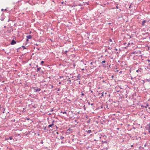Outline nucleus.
<instances>
[{
	"label": "nucleus",
	"mask_w": 150,
	"mask_h": 150,
	"mask_svg": "<svg viewBox=\"0 0 150 150\" xmlns=\"http://www.w3.org/2000/svg\"><path fill=\"white\" fill-rule=\"evenodd\" d=\"M8 31L9 33H11V30H9Z\"/></svg>",
	"instance_id": "44"
},
{
	"label": "nucleus",
	"mask_w": 150,
	"mask_h": 150,
	"mask_svg": "<svg viewBox=\"0 0 150 150\" xmlns=\"http://www.w3.org/2000/svg\"><path fill=\"white\" fill-rule=\"evenodd\" d=\"M61 4H63L64 3V2H62L61 3Z\"/></svg>",
	"instance_id": "58"
},
{
	"label": "nucleus",
	"mask_w": 150,
	"mask_h": 150,
	"mask_svg": "<svg viewBox=\"0 0 150 150\" xmlns=\"http://www.w3.org/2000/svg\"><path fill=\"white\" fill-rule=\"evenodd\" d=\"M76 80H80V79H79V78H77L76 79Z\"/></svg>",
	"instance_id": "42"
},
{
	"label": "nucleus",
	"mask_w": 150,
	"mask_h": 150,
	"mask_svg": "<svg viewBox=\"0 0 150 150\" xmlns=\"http://www.w3.org/2000/svg\"><path fill=\"white\" fill-rule=\"evenodd\" d=\"M45 82H46L45 81V80H43L42 82V83H43Z\"/></svg>",
	"instance_id": "36"
},
{
	"label": "nucleus",
	"mask_w": 150,
	"mask_h": 150,
	"mask_svg": "<svg viewBox=\"0 0 150 150\" xmlns=\"http://www.w3.org/2000/svg\"><path fill=\"white\" fill-rule=\"evenodd\" d=\"M91 82H89L88 83V85L89 86V87H90V88H89L90 91V90H91Z\"/></svg>",
	"instance_id": "6"
},
{
	"label": "nucleus",
	"mask_w": 150,
	"mask_h": 150,
	"mask_svg": "<svg viewBox=\"0 0 150 150\" xmlns=\"http://www.w3.org/2000/svg\"><path fill=\"white\" fill-rule=\"evenodd\" d=\"M13 29H12V30L11 31V32H13Z\"/></svg>",
	"instance_id": "61"
},
{
	"label": "nucleus",
	"mask_w": 150,
	"mask_h": 150,
	"mask_svg": "<svg viewBox=\"0 0 150 150\" xmlns=\"http://www.w3.org/2000/svg\"><path fill=\"white\" fill-rule=\"evenodd\" d=\"M59 90H60L59 89V88H58V90H57V91H59Z\"/></svg>",
	"instance_id": "59"
},
{
	"label": "nucleus",
	"mask_w": 150,
	"mask_h": 150,
	"mask_svg": "<svg viewBox=\"0 0 150 150\" xmlns=\"http://www.w3.org/2000/svg\"><path fill=\"white\" fill-rule=\"evenodd\" d=\"M115 118H112V120H115Z\"/></svg>",
	"instance_id": "47"
},
{
	"label": "nucleus",
	"mask_w": 150,
	"mask_h": 150,
	"mask_svg": "<svg viewBox=\"0 0 150 150\" xmlns=\"http://www.w3.org/2000/svg\"><path fill=\"white\" fill-rule=\"evenodd\" d=\"M41 67H38L37 68V72L39 71V72H40V70L41 69Z\"/></svg>",
	"instance_id": "10"
},
{
	"label": "nucleus",
	"mask_w": 150,
	"mask_h": 150,
	"mask_svg": "<svg viewBox=\"0 0 150 150\" xmlns=\"http://www.w3.org/2000/svg\"><path fill=\"white\" fill-rule=\"evenodd\" d=\"M108 49L109 50H111V48L109 47L108 48Z\"/></svg>",
	"instance_id": "46"
},
{
	"label": "nucleus",
	"mask_w": 150,
	"mask_h": 150,
	"mask_svg": "<svg viewBox=\"0 0 150 150\" xmlns=\"http://www.w3.org/2000/svg\"><path fill=\"white\" fill-rule=\"evenodd\" d=\"M61 143H64V142L63 141H62L61 142Z\"/></svg>",
	"instance_id": "54"
},
{
	"label": "nucleus",
	"mask_w": 150,
	"mask_h": 150,
	"mask_svg": "<svg viewBox=\"0 0 150 150\" xmlns=\"http://www.w3.org/2000/svg\"><path fill=\"white\" fill-rule=\"evenodd\" d=\"M16 43V42L14 40H12L11 43V45H13L15 44Z\"/></svg>",
	"instance_id": "4"
},
{
	"label": "nucleus",
	"mask_w": 150,
	"mask_h": 150,
	"mask_svg": "<svg viewBox=\"0 0 150 150\" xmlns=\"http://www.w3.org/2000/svg\"><path fill=\"white\" fill-rule=\"evenodd\" d=\"M54 120H53L52 121V123L51 124L52 126L54 125L53 123L54 122Z\"/></svg>",
	"instance_id": "17"
},
{
	"label": "nucleus",
	"mask_w": 150,
	"mask_h": 150,
	"mask_svg": "<svg viewBox=\"0 0 150 150\" xmlns=\"http://www.w3.org/2000/svg\"><path fill=\"white\" fill-rule=\"evenodd\" d=\"M131 44V43H128V44L127 45V47H125V48H126L127 47H128L129 46V45Z\"/></svg>",
	"instance_id": "19"
},
{
	"label": "nucleus",
	"mask_w": 150,
	"mask_h": 150,
	"mask_svg": "<svg viewBox=\"0 0 150 150\" xmlns=\"http://www.w3.org/2000/svg\"><path fill=\"white\" fill-rule=\"evenodd\" d=\"M23 47V49H26V47H25V46H23V45H22V47Z\"/></svg>",
	"instance_id": "21"
},
{
	"label": "nucleus",
	"mask_w": 150,
	"mask_h": 150,
	"mask_svg": "<svg viewBox=\"0 0 150 150\" xmlns=\"http://www.w3.org/2000/svg\"><path fill=\"white\" fill-rule=\"evenodd\" d=\"M142 81L144 83H145L146 82H147L149 83H150V78L148 79H146L144 80H142Z\"/></svg>",
	"instance_id": "2"
},
{
	"label": "nucleus",
	"mask_w": 150,
	"mask_h": 150,
	"mask_svg": "<svg viewBox=\"0 0 150 150\" xmlns=\"http://www.w3.org/2000/svg\"><path fill=\"white\" fill-rule=\"evenodd\" d=\"M86 132H87L88 133H91L92 132V131L91 130L86 131Z\"/></svg>",
	"instance_id": "14"
},
{
	"label": "nucleus",
	"mask_w": 150,
	"mask_h": 150,
	"mask_svg": "<svg viewBox=\"0 0 150 150\" xmlns=\"http://www.w3.org/2000/svg\"><path fill=\"white\" fill-rule=\"evenodd\" d=\"M43 129L44 130H46V131H48V129H47L46 127L43 126Z\"/></svg>",
	"instance_id": "11"
},
{
	"label": "nucleus",
	"mask_w": 150,
	"mask_h": 150,
	"mask_svg": "<svg viewBox=\"0 0 150 150\" xmlns=\"http://www.w3.org/2000/svg\"><path fill=\"white\" fill-rule=\"evenodd\" d=\"M88 104H89V105H90V102H88Z\"/></svg>",
	"instance_id": "55"
},
{
	"label": "nucleus",
	"mask_w": 150,
	"mask_h": 150,
	"mask_svg": "<svg viewBox=\"0 0 150 150\" xmlns=\"http://www.w3.org/2000/svg\"><path fill=\"white\" fill-rule=\"evenodd\" d=\"M115 50L116 51H117V49L116 48H115Z\"/></svg>",
	"instance_id": "50"
},
{
	"label": "nucleus",
	"mask_w": 150,
	"mask_h": 150,
	"mask_svg": "<svg viewBox=\"0 0 150 150\" xmlns=\"http://www.w3.org/2000/svg\"><path fill=\"white\" fill-rule=\"evenodd\" d=\"M68 100L69 101H71V100H70V99H68Z\"/></svg>",
	"instance_id": "51"
},
{
	"label": "nucleus",
	"mask_w": 150,
	"mask_h": 150,
	"mask_svg": "<svg viewBox=\"0 0 150 150\" xmlns=\"http://www.w3.org/2000/svg\"><path fill=\"white\" fill-rule=\"evenodd\" d=\"M126 44V43H124V45H125Z\"/></svg>",
	"instance_id": "63"
},
{
	"label": "nucleus",
	"mask_w": 150,
	"mask_h": 150,
	"mask_svg": "<svg viewBox=\"0 0 150 150\" xmlns=\"http://www.w3.org/2000/svg\"><path fill=\"white\" fill-rule=\"evenodd\" d=\"M116 8H118V7L117 6H116Z\"/></svg>",
	"instance_id": "45"
},
{
	"label": "nucleus",
	"mask_w": 150,
	"mask_h": 150,
	"mask_svg": "<svg viewBox=\"0 0 150 150\" xmlns=\"http://www.w3.org/2000/svg\"><path fill=\"white\" fill-rule=\"evenodd\" d=\"M149 67H150V63H149Z\"/></svg>",
	"instance_id": "56"
},
{
	"label": "nucleus",
	"mask_w": 150,
	"mask_h": 150,
	"mask_svg": "<svg viewBox=\"0 0 150 150\" xmlns=\"http://www.w3.org/2000/svg\"><path fill=\"white\" fill-rule=\"evenodd\" d=\"M26 38L28 39H31L32 38V36L30 35H29L26 36Z\"/></svg>",
	"instance_id": "5"
},
{
	"label": "nucleus",
	"mask_w": 150,
	"mask_h": 150,
	"mask_svg": "<svg viewBox=\"0 0 150 150\" xmlns=\"http://www.w3.org/2000/svg\"><path fill=\"white\" fill-rule=\"evenodd\" d=\"M108 142L106 140L105 141H102V144H104V143H107Z\"/></svg>",
	"instance_id": "9"
},
{
	"label": "nucleus",
	"mask_w": 150,
	"mask_h": 150,
	"mask_svg": "<svg viewBox=\"0 0 150 150\" xmlns=\"http://www.w3.org/2000/svg\"><path fill=\"white\" fill-rule=\"evenodd\" d=\"M44 61H41V64H41V65H42V64H43V63H44Z\"/></svg>",
	"instance_id": "26"
},
{
	"label": "nucleus",
	"mask_w": 150,
	"mask_h": 150,
	"mask_svg": "<svg viewBox=\"0 0 150 150\" xmlns=\"http://www.w3.org/2000/svg\"><path fill=\"white\" fill-rule=\"evenodd\" d=\"M103 93H104V92H103L102 93H101V96L100 97V98H102V97L104 95H103Z\"/></svg>",
	"instance_id": "16"
},
{
	"label": "nucleus",
	"mask_w": 150,
	"mask_h": 150,
	"mask_svg": "<svg viewBox=\"0 0 150 150\" xmlns=\"http://www.w3.org/2000/svg\"><path fill=\"white\" fill-rule=\"evenodd\" d=\"M68 51H67V50H66L65 51V53H64L63 52H62V53L63 54H66V56H67V52H68Z\"/></svg>",
	"instance_id": "12"
},
{
	"label": "nucleus",
	"mask_w": 150,
	"mask_h": 150,
	"mask_svg": "<svg viewBox=\"0 0 150 150\" xmlns=\"http://www.w3.org/2000/svg\"><path fill=\"white\" fill-rule=\"evenodd\" d=\"M10 21V20L9 19L8 20V22H9V21Z\"/></svg>",
	"instance_id": "62"
},
{
	"label": "nucleus",
	"mask_w": 150,
	"mask_h": 150,
	"mask_svg": "<svg viewBox=\"0 0 150 150\" xmlns=\"http://www.w3.org/2000/svg\"><path fill=\"white\" fill-rule=\"evenodd\" d=\"M96 61H95V62H91L90 63V64L91 65H93V64H96Z\"/></svg>",
	"instance_id": "7"
},
{
	"label": "nucleus",
	"mask_w": 150,
	"mask_h": 150,
	"mask_svg": "<svg viewBox=\"0 0 150 150\" xmlns=\"http://www.w3.org/2000/svg\"><path fill=\"white\" fill-rule=\"evenodd\" d=\"M64 137L63 136H61L60 137V139L62 140L63 139H64Z\"/></svg>",
	"instance_id": "22"
},
{
	"label": "nucleus",
	"mask_w": 150,
	"mask_h": 150,
	"mask_svg": "<svg viewBox=\"0 0 150 150\" xmlns=\"http://www.w3.org/2000/svg\"><path fill=\"white\" fill-rule=\"evenodd\" d=\"M9 139V138H5V140H8Z\"/></svg>",
	"instance_id": "33"
},
{
	"label": "nucleus",
	"mask_w": 150,
	"mask_h": 150,
	"mask_svg": "<svg viewBox=\"0 0 150 150\" xmlns=\"http://www.w3.org/2000/svg\"><path fill=\"white\" fill-rule=\"evenodd\" d=\"M61 83H61V82H59V84H61Z\"/></svg>",
	"instance_id": "48"
},
{
	"label": "nucleus",
	"mask_w": 150,
	"mask_h": 150,
	"mask_svg": "<svg viewBox=\"0 0 150 150\" xmlns=\"http://www.w3.org/2000/svg\"><path fill=\"white\" fill-rule=\"evenodd\" d=\"M131 5H130V6H129V8H131Z\"/></svg>",
	"instance_id": "53"
},
{
	"label": "nucleus",
	"mask_w": 150,
	"mask_h": 150,
	"mask_svg": "<svg viewBox=\"0 0 150 150\" xmlns=\"http://www.w3.org/2000/svg\"><path fill=\"white\" fill-rule=\"evenodd\" d=\"M52 127V126H51V124L49 125H48V127L49 128L50 127Z\"/></svg>",
	"instance_id": "29"
},
{
	"label": "nucleus",
	"mask_w": 150,
	"mask_h": 150,
	"mask_svg": "<svg viewBox=\"0 0 150 150\" xmlns=\"http://www.w3.org/2000/svg\"><path fill=\"white\" fill-rule=\"evenodd\" d=\"M78 5L79 6H82V4H79Z\"/></svg>",
	"instance_id": "32"
},
{
	"label": "nucleus",
	"mask_w": 150,
	"mask_h": 150,
	"mask_svg": "<svg viewBox=\"0 0 150 150\" xmlns=\"http://www.w3.org/2000/svg\"><path fill=\"white\" fill-rule=\"evenodd\" d=\"M147 61L149 62H150V60L149 59H148L147 60Z\"/></svg>",
	"instance_id": "41"
},
{
	"label": "nucleus",
	"mask_w": 150,
	"mask_h": 150,
	"mask_svg": "<svg viewBox=\"0 0 150 150\" xmlns=\"http://www.w3.org/2000/svg\"><path fill=\"white\" fill-rule=\"evenodd\" d=\"M102 65L103 67H105V65L104 64H103Z\"/></svg>",
	"instance_id": "39"
},
{
	"label": "nucleus",
	"mask_w": 150,
	"mask_h": 150,
	"mask_svg": "<svg viewBox=\"0 0 150 150\" xmlns=\"http://www.w3.org/2000/svg\"><path fill=\"white\" fill-rule=\"evenodd\" d=\"M91 105H93V103H91Z\"/></svg>",
	"instance_id": "52"
},
{
	"label": "nucleus",
	"mask_w": 150,
	"mask_h": 150,
	"mask_svg": "<svg viewBox=\"0 0 150 150\" xmlns=\"http://www.w3.org/2000/svg\"><path fill=\"white\" fill-rule=\"evenodd\" d=\"M31 88L32 89H33L34 90V92H35L40 91L41 90L40 88H36V87H32Z\"/></svg>",
	"instance_id": "1"
},
{
	"label": "nucleus",
	"mask_w": 150,
	"mask_h": 150,
	"mask_svg": "<svg viewBox=\"0 0 150 150\" xmlns=\"http://www.w3.org/2000/svg\"><path fill=\"white\" fill-rule=\"evenodd\" d=\"M21 48V47H19V48H17V52H18V50L20 49Z\"/></svg>",
	"instance_id": "25"
},
{
	"label": "nucleus",
	"mask_w": 150,
	"mask_h": 150,
	"mask_svg": "<svg viewBox=\"0 0 150 150\" xmlns=\"http://www.w3.org/2000/svg\"><path fill=\"white\" fill-rule=\"evenodd\" d=\"M81 95L83 96L84 95V94L83 93H81Z\"/></svg>",
	"instance_id": "37"
},
{
	"label": "nucleus",
	"mask_w": 150,
	"mask_h": 150,
	"mask_svg": "<svg viewBox=\"0 0 150 150\" xmlns=\"http://www.w3.org/2000/svg\"><path fill=\"white\" fill-rule=\"evenodd\" d=\"M70 78H69V79L67 80V81H69L70 82H71V80L70 79Z\"/></svg>",
	"instance_id": "35"
},
{
	"label": "nucleus",
	"mask_w": 150,
	"mask_h": 150,
	"mask_svg": "<svg viewBox=\"0 0 150 150\" xmlns=\"http://www.w3.org/2000/svg\"><path fill=\"white\" fill-rule=\"evenodd\" d=\"M146 22V20H144L142 22V25L143 26H144V23L145 22Z\"/></svg>",
	"instance_id": "8"
},
{
	"label": "nucleus",
	"mask_w": 150,
	"mask_h": 150,
	"mask_svg": "<svg viewBox=\"0 0 150 150\" xmlns=\"http://www.w3.org/2000/svg\"><path fill=\"white\" fill-rule=\"evenodd\" d=\"M146 68L148 69H150V67H149V66H147L146 67Z\"/></svg>",
	"instance_id": "24"
},
{
	"label": "nucleus",
	"mask_w": 150,
	"mask_h": 150,
	"mask_svg": "<svg viewBox=\"0 0 150 150\" xmlns=\"http://www.w3.org/2000/svg\"><path fill=\"white\" fill-rule=\"evenodd\" d=\"M142 70V69L141 68H140L138 70H137V71H136V72L137 73L140 72H141V71H140V70Z\"/></svg>",
	"instance_id": "13"
},
{
	"label": "nucleus",
	"mask_w": 150,
	"mask_h": 150,
	"mask_svg": "<svg viewBox=\"0 0 150 150\" xmlns=\"http://www.w3.org/2000/svg\"><path fill=\"white\" fill-rule=\"evenodd\" d=\"M81 77L80 74H79L77 76V78L79 79Z\"/></svg>",
	"instance_id": "20"
},
{
	"label": "nucleus",
	"mask_w": 150,
	"mask_h": 150,
	"mask_svg": "<svg viewBox=\"0 0 150 150\" xmlns=\"http://www.w3.org/2000/svg\"><path fill=\"white\" fill-rule=\"evenodd\" d=\"M109 41L110 42H112V40L111 39H110L109 40Z\"/></svg>",
	"instance_id": "28"
},
{
	"label": "nucleus",
	"mask_w": 150,
	"mask_h": 150,
	"mask_svg": "<svg viewBox=\"0 0 150 150\" xmlns=\"http://www.w3.org/2000/svg\"><path fill=\"white\" fill-rule=\"evenodd\" d=\"M51 87L52 88H53L54 87V86L53 85H52Z\"/></svg>",
	"instance_id": "43"
},
{
	"label": "nucleus",
	"mask_w": 150,
	"mask_h": 150,
	"mask_svg": "<svg viewBox=\"0 0 150 150\" xmlns=\"http://www.w3.org/2000/svg\"><path fill=\"white\" fill-rule=\"evenodd\" d=\"M28 39H28V38L26 40V41H28Z\"/></svg>",
	"instance_id": "64"
},
{
	"label": "nucleus",
	"mask_w": 150,
	"mask_h": 150,
	"mask_svg": "<svg viewBox=\"0 0 150 150\" xmlns=\"http://www.w3.org/2000/svg\"><path fill=\"white\" fill-rule=\"evenodd\" d=\"M105 60H103L102 61V63H105Z\"/></svg>",
	"instance_id": "30"
},
{
	"label": "nucleus",
	"mask_w": 150,
	"mask_h": 150,
	"mask_svg": "<svg viewBox=\"0 0 150 150\" xmlns=\"http://www.w3.org/2000/svg\"><path fill=\"white\" fill-rule=\"evenodd\" d=\"M148 105H146V106H142V107H145L146 108V107L148 106Z\"/></svg>",
	"instance_id": "31"
},
{
	"label": "nucleus",
	"mask_w": 150,
	"mask_h": 150,
	"mask_svg": "<svg viewBox=\"0 0 150 150\" xmlns=\"http://www.w3.org/2000/svg\"><path fill=\"white\" fill-rule=\"evenodd\" d=\"M5 17V16L4 15L2 14L1 16L0 20L1 21H3L4 20V19Z\"/></svg>",
	"instance_id": "3"
},
{
	"label": "nucleus",
	"mask_w": 150,
	"mask_h": 150,
	"mask_svg": "<svg viewBox=\"0 0 150 150\" xmlns=\"http://www.w3.org/2000/svg\"><path fill=\"white\" fill-rule=\"evenodd\" d=\"M111 24V23H108V24H109V25H110V24Z\"/></svg>",
	"instance_id": "60"
},
{
	"label": "nucleus",
	"mask_w": 150,
	"mask_h": 150,
	"mask_svg": "<svg viewBox=\"0 0 150 150\" xmlns=\"http://www.w3.org/2000/svg\"><path fill=\"white\" fill-rule=\"evenodd\" d=\"M63 76H59V78L60 79H61L62 78H63Z\"/></svg>",
	"instance_id": "40"
},
{
	"label": "nucleus",
	"mask_w": 150,
	"mask_h": 150,
	"mask_svg": "<svg viewBox=\"0 0 150 150\" xmlns=\"http://www.w3.org/2000/svg\"><path fill=\"white\" fill-rule=\"evenodd\" d=\"M61 113H62L63 114H67V113L66 111L63 112L62 111H61L60 112Z\"/></svg>",
	"instance_id": "15"
},
{
	"label": "nucleus",
	"mask_w": 150,
	"mask_h": 150,
	"mask_svg": "<svg viewBox=\"0 0 150 150\" xmlns=\"http://www.w3.org/2000/svg\"><path fill=\"white\" fill-rule=\"evenodd\" d=\"M131 44H132V45H133V43L132 42L131 43Z\"/></svg>",
	"instance_id": "57"
},
{
	"label": "nucleus",
	"mask_w": 150,
	"mask_h": 150,
	"mask_svg": "<svg viewBox=\"0 0 150 150\" xmlns=\"http://www.w3.org/2000/svg\"><path fill=\"white\" fill-rule=\"evenodd\" d=\"M149 132H150V126H149Z\"/></svg>",
	"instance_id": "34"
},
{
	"label": "nucleus",
	"mask_w": 150,
	"mask_h": 150,
	"mask_svg": "<svg viewBox=\"0 0 150 150\" xmlns=\"http://www.w3.org/2000/svg\"><path fill=\"white\" fill-rule=\"evenodd\" d=\"M90 91H91V93H92L93 92V91L92 90H90Z\"/></svg>",
	"instance_id": "49"
},
{
	"label": "nucleus",
	"mask_w": 150,
	"mask_h": 150,
	"mask_svg": "<svg viewBox=\"0 0 150 150\" xmlns=\"http://www.w3.org/2000/svg\"><path fill=\"white\" fill-rule=\"evenodd\" d=\"M96 67V66L93 65L91 67V69H93V68Z\"/></svg>",
	"instance_id": "18"
},
{
	"label": "nucleus",
	"mask_w": 150,
	"mask_h": 150,
	"mask_svg": "<svg viewBox=\"0 0 150 150\" xmlns=\"http://www.w3.org/2000/svg\"><path fill=\"white\" fill-rule=\"evenodd\" d=\"M146 144H144V147H146Z\"/></svg>",
	"instance_id": "38"
},
{
	"label": "nucleus",
	"mask_w": 150,
	"mask_h": 150,
	"mask_svg": "<svg viewBox=\"0 0 150 150\" xmlns=\"http://www.w3.org/2000/svg\"><path fill=\"white\" fill-rule=\"evenodd\" d=\"M9 139H10V140H12V137L11 136L9 137Z\"/></svg>",
	"instance_id": "23"
},
{
	"label": "nucleus",
	"mask_w": 150,
	"mask_h": 150,
	"mask_svg": "<svg viewBox=\"0 0 150 150\" xmlns=\"http://www.w3.org/2000/svg\"><path fill=\"white\" fill-rule=\"evenodd\" d=\"M3 112H2V113H4V111L5 110V109L4 108H3Z\"/></svg>",
	"instance_id": "27"
}]
</instances>
